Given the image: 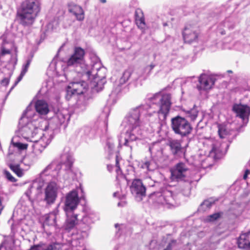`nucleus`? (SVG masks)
Returning a JSON list of instances; mask_svg holds the SVG:
<instances>
[{
	"instance_id": "nucleus-43",
	"label": "nucleus",
	"mask_w": 250,
	"mask_h": 250,
	"mask_svg": "<svg viewBox=\"0 0 250 250\" xmlns=\"http://www.w3.org/2000/svg\"><path fill=\"white\" fill-rule=\"evenodd\" d=\"M48 129V124L47 122L45 123V127L44 130L45 131L47 130Z\"/></svg>"
},
{
	"instance_id": "nucleus-54",
	"label": "nucleus",
	"mask_w": 250,
	"mask_h": 250,
	"mask_svg": "<svg viewBox=\"0 0 250 250\" xmlns=\"http://www.w3.org/2000/svg\"><path fill=\"white\" fill-rule=\"evenodd\" d=\"M227 72L228 73H232V71L231 70H228Z\"/></svg>"
},
{
	"instance_id": "nucleus-55",
	"label": "nucleus",
	"mask_w": 250,
	"mask_h": 250,
	"mask_svg": "<svg viewBox=\"0 0 250 250\" xmlns=\"http://www.w3.org/2000/svg\"><path fill=\"white\" fill-rule=\"evenodd\" d=\"M118 206H121V203H120V202H119V203H118Z\"/></svg>"
},
{
	"instance_id": "nucleus-10",
	"label": "nucleus",
	"mask_w": 250,
	"mask_h": 250,
	"mask_svg": "<svg viewBox=\"0 0 250 250\" xmlns=\"http://www.w3.org/2000/svg\"><path fill=\"white\" fill-rule=\"evenodd\" d=\"M87 88L88 84L84 81L72 82L67 86L66 97L70 98L74 94H82L86 91Z\"/></svg>"
},
{
	"instance_id": "nucleus-6",
	"label": "nucleus",
	"mask_w": 250,
	"mask_h": 250,
	"mask_svg": "<svg viewBox=\"0 0 250 250\" xmlns=\"http://www.w3.org/2000/svg\"><path fill=\"white\" fill-rule=\"evenodd\" d=\"M62 201L64 204L63 209L66 214L68 215V213L72 214L77 208L80 202L78 192L76 190H72L66 194Z\"/></svg>"
},
{
	"instance_id": "nucleus-15",
	"label": "nucleus",
	"mask_w": 250,
	"mask_h": 250,
	"mask_svg": "<svg viewBox=\"0 0 250 250\" xmlns=\"http://www.w3.org/2000/svg\"><path fill=\"white\" fill-rule=\"evenodd\" d=\"M233 111L246 123L248 122V118L250 115V107L247 104H234L232 107Z\"/></svg>"
},
{
	"instance_id": "nucleus-22",
	"label": "nucleus",
	"mask_w": 250,
	"mask_h": 250,
	"mask_svg": "<svg viewBox=\"0 0 250 250\" xmlns=\"http://www.w3.org/2000/svg\"><path fill=\"white\" fill-rule=\"evenodd\" d=\"M70 116L67 114L66 111H59L57 113L54 119L59 125H62L67 122L69 119Z\"/></svg>"
},
{
	"instance_id": "nucleus-36",
	"label": "nucleus",
	"mask_w": 250,
	"mask_h": 250,
	"mask_svg": "<svg viewBox=\"0 0 250 250\" xmlns=\"http://www.w3.org/2000/svg\"><path fill=\"white\" fill-rule=\"evenodd\" d=\"M45 135L44 133H41L39 137H37L35 139H33L32 141L34 142H41L42 140L44 141L46 138Z\"/></svg>"
},
{
	"instance_id": "nucleus-18",
	"label": "nucleus",
	"mask_w": 250,
	"mask_h": 250,
	"mask_svg": "<svg viewBox=\"0 0 250 250\" xmlns=\"http://www.w3.org/2000/svg\"><path fill=\"white\" fill-rule=\"evenodd\" d=\"M250 234V230L246 233H242L240 235L237 240L238 246L239 248L242 249H248L250 242L248 239Z\"/></svg>"
},
{
	"instance_id": "nucleus-49",
	"label": "nucleus",
	"mask_w": 250,
	"mask_h": 250,
	"mask_svg": "<svg viewBox=\"0 0 250 250\" xmlns=\"http://www.w3.org/2000/svg\"><path fill=\"white\" fill-rule=\"evenodd\" d=\"M245 173H247V174L248 175L250 173V170H249V169H247V170L245 171Z\"/></svg>"
},
{
	"instance_id": "nucleus-17",
	"label": "nucleus",
	"mask_w": 250,
	"mask_h": 250,
	"mask_svg": "<svg viewBox=\"0 0 250 250\" xmlns=\"http://www.w3.org/2000/svg\"><path fill=\"white\" fill-rule=\"evenodd\" d=\"M131 75V71L130 70H126L120 79L115 81L114 83V87L116 92L118 93L121 91V86L128 80Z\"/></svg>"
},
{
	"instance_id": "nucleus-57",
	"label": "nucleus",
	"mask_w": 250,
	"mask_h": 250,
	"mask_svg": "<svg viewBox=\"0 0 250 250\" xmlns=\"http://www.w3.org/2000/svg\"><path fill=\"white\" fill-rule=\"evenodd\" d=\"M164 250H168V249H167V248H166V249H165Z\"/></svg>"
},
{
	"instance_id": "nucleus-58",
	"label": "nucleus",
	"mask_w": 250,
	"mask_h": 250,
	"mask_svg": "<svg viewBox=\"0 0 250 250\" xmlns=\"http://www.w3.org/2000/svg\"><path fill=\"white\" fill-rule=\"evenodd\" d=\"M117 226H118V224H116V225H115V227H117Z\"/></svg>"
},
{
	"instance_id": "nucleus-1",
	"label": "nucleus",
	"mask_w": 250,
	"mask_h": 250,
	"mask_svg": "<svg viewBox=\"0 0 250 250\" xmlns=\"http://www.w3.org/2000/svg\"><path fill=\"white\" fill-rule=\"evenodd\" d=\"M152 104H158V110L151 112L149 110L146 111L145 109H147L148 105L140 106L131 110L124 119L122 125L125 128V143L124 146H129L131 151L133 146L132 143L134 141L141 140L142 136V130L141 129L142 122L140 117L142 114L146 115L147 120L150 122L158 123L159 127L162 123L159 122L161 118L165 120L169 112L171 106V95L170 94H161L156 93L153 96L149 98Z\"/></svg>"
},
{
	"instance_id": "nucleus-30",
	"label": "nucleus",
	"mask_w": 250,
	"mask_h": 250,
	"mask_svg": "<svg viewBox=\"0 0 250 250\" xmlns=\"http://www.w3.org/2000/svg\"><path fill=\"white\" fill-rule=\"evenodd\" d=\"M214 203V201L211 200H205L201 205V208H203V209L206 210L207 209L209 208Z\"/></svg>"
},
{
	"instance_id": "nucleus-13",
	"label": "nucleus",
	"mask_w": 250,
	"mask_h": 250,
	"mask_svg": "<svg viewBox=\"0 0 250 250\" xmlns=\"http://www.w3.org/2000/svg\"><path fill=\"white\" fill-rule=\"evenodd\" d=\"M168 146L174 157H182L185 156L186 149L182 146L181 142L178 140L171 139L168 141Z\"/></svg>"
},
{
	"instance_id": "nucleus-4",
	"label": "nucleus",
	"mask_w": 250,
	"mask_h": 250,
	"mask_svg": "<svg viewBox=\"0 0 250 250\" xmlns=\"http://www.w3.org/2000/svg\"><path fill=\"white\" fill-rule=\"evenodd\" d=\"M41 9V3L39 0H24L18 12L20 23L24 26L32 24Z\"/></svg>"
},
{
	"instance_id": "nucleus-35",
	"label": "nucleus",
	"mask_w": 250,
	"mask_h": 250,
	"mask_svg": "<svg viewBox=\"0 0 250 250\" xmlns=\"http://www.w3.org/2000/svg\"><path fill=\"white\" fill-rule=\"evenodd\" d=\"M25 73H24L22 71L21 72L20 76L17 78V81L15 82V83L13 85V86L11 88L10 91H11L14 88V87L21 80L23 76L25 75Z\"/></svg>"
},
{
	"instance_id": "nucleus-27",
	"label": "nucleus",
	"mask_w": 250,
	"mask_h": 250,
	"mask_svg": "<svg viewBox=\"0 0 250 250\" xmlns=\"http://www.w3.org/2000/svg\"><path fill=\"white\" fill-rule=\"evenodd\" d=\"M218 134L221 138H225L228 134V132L224 126L219 125Z\"/></svg>"
},
{
	"instance_id": "nucleus-23",
	"label": "nucleus",
	"mask_w": 250,
	"mask_h": 250,
	"mask_svg": "<svg viewBox=\"0 0 250 250\" xmlns=\"http://www.w3.org/2000/svg\"><path fill=\"white\" fill-rule=\"evenodd\" d=\"M72 214L68 213V215H66L67 219L64 225V228L68 230L71 229L74 227L77 221V215H71Z\"/></svg>"
},
{
	"instance_id": "nucleus-8",
	"label": "nucleus",
	"mask_w": 250,
	"mask_h": 250,
	"mask_svg": "<svg viewBox=\"0 0 250 250\" xmlns=\"http://www.w3.org/2000/svg\"><path fill=\"white\" fill-rule=\"evenodd\" d=\"M130 189L131 193L138 201H141L146 195V187L140 179L133 180Z\"/></svg>"
},
{
	"instance_id": "nucleus-42",
	"label": "nucleus",
	"mask_w": 250,
	"mask_h": 250,
	"mask_svg": "<svg viewBox=\"0 0 250 250\" xmlns=\"http://www.w3.org/2000/svg\"><path fill=\"white\" fill-rule=\"evenodd\" d=\"M29 66V65L27 64H25L23 66V68H22V70L21 71L24 72V73H26V72L27 71V70H28V68Z\"/></svg>"
},
{
	"instance_id": "nucleus-12",
	"label": "nucleus",
	"mask_w": 250,
	"mask_h": 250,
	"mask_svg": "<svg viewBox=\"0 0 250 250\" xmlns=\"http://www.w3.org/2000/svg\"><path fill=\"white\" fill-rule=\"evenodd\" d=\"M215 79L205 74H202L199 77V84L197 88L199 91H207L210 89L214 84Z\"/></svg>"
},
{
	"instance_id": "nucleus-26",
	"label": "nucleus",
	"mask_w": 250,
	"mask_h": 250,
	"mask_svg": "<svg viewBox=\"0 0 250 250\" xmlns=\"http://www.w3.org/2000/svg\"><path fill=\"white\" fill-rule=\"evenodd\" d=\"M142 167L143 168H146L148 171H153L157 168V165L153 160H151L150 161L145 162L142 165Z\"/></svg>"
},
{
	"instance_id": "nucleus-28",
	"label": "nucleus",
	"mask_w": 250,
	"mask_h": 250,
	"mask_svg": "<svg viewBox=\"0 0 250 250\" xmlns=\"http://www.w3.org/2000/svg\"><path fill=\"white\" fill-rule=\"evenodd\" d=\"M187 114L192 120H194L198 115V111L196 108H192L187 111Z\"/></svg>"
},
{
	"instance_id": "nucleus-34",
	"label": "nucleus",
	"mask_w": 250,
	"mask_h": 250,
	"mask_svg": "<svg viewBox=\"0 0 250 250\" xmlns=\"http://www.w3.org/2000/svg\"><path fill=\"white\" fill-rule=\"evenodd\" d=\"M218 152V150L216 148V147L214 145H213L211 149L209 151V155L214 158H216V155Z\"/></svg>"
},
{
	"instance_id": "nucleus-39",
	"label": "nucleus",
	"mask_w": 250,
	"mask_h": 250,
	"mask_svg": "<svg viewBox=\"0 0 250 250\" xmlns=\"http://www.w3.org/2000/svg\"><path fill=\"white\" fill-rule=\"evenodd\" d=\"M10 81V78H5L1 81V84L4 86H7L9 83Z\"/></svg>"
},
{
	"instance_id": "nucleus-9",
	"label": "nucleus",
	"mask_w": 250,
	"mask_h": 250,
	"mask_svg": "<svg viewBox=\"0 0 250 250\" xmlns=\"http://www.w3.org/2000/svg\"><path fill=\"white\" fill-rule=\"evenodd\" d=\"M156 203L162 205H172L174 199L171 191L164 190L162 192H154L150 195Z\"/></svg>"
},
{
	"instance_id": "nucleus-7",
	"label": "nucleus",
	"mask_w": 250,
	"mask_h": 250,
	"mask_svg": "<svg viewBox=\"0 0 250 250\" xmlns=\"http://www.w3.org/2000/svg\"><path fill=\"white\" fill-rule=\"evenodd\" d=\"M188 171L185 164L179 163L170 170L171 178L172 180L177 182L186 181Z\"/></svg>"
},
{
	"instance_id": "nucleus-25",
	"label": "nucleus",
	"mask_w": 250,
	"mask_h": 250,
	"mask_svg": "<svg viewBox=\"0 0 250 250\" xmlns=\"http://www.w3.org/2000/svg\"><path fill=\"white\" fill-rule=\"evenodd\" d=\"M9 167L11 170H12L18 177H21L24 174V171L21 169L20 165L18 164H10Z\"/></svg>"
},
{
	"instance_id": "nucleus-3",
	"label": "nucleus",
	"mask_w": 250,
	"mask_h": 250,
	"mask_svg": "<svg viewBox=\"0 0 250 250\" xmlns=\"http://www.w3.org/2000/svg\"><path fill=\"white\" fill-rule=\"evenodd\" d=\"M61 158L60 163L55 161L52 162L40 173L39 177L36 178L32 183L30 184L25 192V195L31 203L36 200L41 193L44 182L43 176L48 170L52 169L59 171L62 167H64L65 170L67 171L68 173H72L71 168L74 162L72 154L69 152H64L61 155Z\"/></svg>"
},
{
	"instance_id": "nucleus-50",
	"label": "nucleus",
	"mask_w": 250,
	"mask_h": 250,
	"mask_svg": "<svg viewBox=\"0 0 250 250\" xmlns=\"http://www.w3.org/2000/svg\"><path fill=\"white\" fill-rule=\"evenodd\" d=\"M100 1L102 3H105L106 0H100Z\"/></svg>"
},
{
	"instance_id": "nucleus-11",
	"label": "nucleus",
	"mask_w": 250,
	"mask_h": 250,
	"mask_svg": "<svg viewBox=\"0 0 250 250\" xmlns=\"http://www.w3.org/2000/svg\"><path fill=\"white\" fill-rule=\"evenodd\" d=\"M58 187L55 182H50L45 188L44 201L47 204L55 202L57 197Z\"/></svg>"
},
{
	"instance_id": "nucleus-51",
	"label": "nucleus",
	"mask_w": 250,
	"mask_h": 250,
	"mask_svg": "<svg viewBox=\"0 0 250 250\" xmlns=\"http://www.w3.org/2000/svg\"><path fill=\"white\" fill-rule=\"evenodd\" d=\"M221 33L222 35H224L225 34V31H221Z\"/></svg>"
},
{
	"instance_id": "nucleus-48",
	"label": "nucleus",
	"mask_w": 250,
	"mask_h": 250,
	"mask_svg": "<svg viewBox=\"0 0 250 250\" xmlns=\"http://www.w3.org/2000/svg\"><path fill=\"white\" fill-rule=\"evenodd\" d=\"M248 177V175L247 174V173H245L244 174V176H243V179L246 180Z\"/></svg>"
},
{
	"instance_id": "nucleus-53",
	"label": "nucleus",
	"mask_w": 250,
	"mask_h": 250,
	"mask_svg": "<svg viewBox=\"0 0 250 250\" xmlns=\"http://www.w3.org/2000/svg\"><path fill=\"white\" fill-rule=\"evenodd\" d=\"M117 194V192H115V193H114V194H113V196H114V197H115V196H116V194Z\"/></svg>"
},
{
	"instance_id": "nucleus-29",
	"label": "nucleus",
	"mask_w": 250,
	"mask_h": 250,
	"mask_svg": "<svg viewBox=\"0 0 250 250\" xmlns=\"http://www.w3.org/2000/svg\"><path fill=\"white\" fill-rule=\"evenodd\" d=\"M220 213H215L213 214L208 216L206 218V221L208 222H213L218 219L220 217Z\"/></svg>"
},
{
	"instance_id": "nucleus-56",
	"label": "nucleus",
	"mask_w": 250,
	"mask_h": 250,
	"mask_svg": "<svg viewBox=\"0 0 250 250\" xmlns=\"http://www.w3.org/2000/svg\"><path fill=\"white\" fill-rule=\"evenodd\" d=\"M36 131H37V134H38V133H39V130H38V129H36Z\"/></svg>"
},
{
	"instance_id": "nucleus-14",
	"label": "nucleus",
	"mask_w": 250,
	"mask_h": 250,
	"mask_svg": "<svg viewBox=\"0 0 250 250\" xmlns=\"http://www.w3.org/2000/svg\"><path fill=\"white\" fill-rule=\"evenodd\" d=\"M198 30L196 27L192 26L191 25L186 26L183 32L185 42L190 43L195 41L198 38Z\"/></svg>"
},
{
	"instance_id": "nucleus-41",
	"label": "nucleus",
	"mask_w": 250,
	"mask_h": 250,
	"mask_svg": "<svg viewBox=\"0 0 250 250\" xmlns=\"http://www.w3.org/2000/svg\"><path fill=\"white\" fill-rule=\"evenodd\" d=\"M155 66V64L151 63L150 65L146 66V70H148V73H149L151 72V71L154 68Z\"/></svg>"
},
{
	"instance_id": "nucleus-37",
	"label": "nucleus",
	"mask_w": 250,
	"mask_h": 250,
	"mask_svg": "<svg viewBox=\"0 0 250 250\" xmlns=\"http://www.w3.org/2000/svg\"><path fill=\"white\" fill-rule=\"evenodd\" d=\"M177 241L176 240H171L168 244L166 248L169 250H172V249L176 245Z\"/></svg>"
},
{
	"instance_id": "nucleus-19",
	"label": "nucleus",
	"mask_w": 250,
	"mask_h": 250,
	"mask_svg": "<svg viewBox=\"0 0 250 250\" xmlns=\"http://www.w3.org/2000/svg\"><path fill=\"white\" fill-rule=\"evenodd\" d=\"M135 21L137 26L141 29H145L146 27V23L145 18L142 10L138 8L136 10L135 13Z\"/></svg>"
},
{
	"instance_id": "nucleus-44",
	"label": "nucleus",
	"mask_w": 250,
	"mask_h": 250,
	"mask_svg": "<svg viewBox=\"0 0 250 250\" xmlns=\"http://www.w3.org/2000/svg\"><path fill=\"white\" fill-rule=\"evenodd\" d=\"M29 108H30L29 106L27 107L26 109L24 111V112L23 113V116H25L26 115V114L27 113V111L29 110Z\"/></svg>"
},
{
	"instance_id": "nucleus-40",
	"label": "nucleus",
	"mask_w": 250,
	"mask_h": 250,
	"mask_svg": "<svg viewBox=\"0 0 250 250\" xmlns=\"http://www.w3.org/2000/svg\"><path fill=\"white\" fill-rule=\"evenodd\" d=\"M10 53V51L9 49H5L4 47H2L1 49V54L2 55H4L6 54H9Z\"/></svg>"
},
{
	"instance_id": "nucleus-2",
	"label": "nucleus",
	"mask_w": 250,
	"mask_h": 250,
	"mask_svg": "<svg viewBox=\"0 0 250 250\" xmlns=\"http://www.w3.org/2000/svg\"><path fill=\"white\" fill-rule=\"evenodd\" d=\"M85 51L80 47L74 48L73 53L66 61L68 67L75 68L83 77L90 82L91 88L97 92L102 90L106 83V69L102 66L99 58L95 55L90 56L91 64L84 63Z\"/></svg>"
},
{
	"instance_id": "nucleus-46",
	"label": "nucleus",
	"mask_w": 250,
	"mask_h": 250,
	"mask_svg": "<svg viewBox=\"0 0 250 250\" xmlns=\"http://www.w3.org/2000/svg\"><path fill=\"white\" fill-rule=\"evenodd\" d=\"M31 62V59H28V60H27L26 63L30 65Z\"/></svg>"
},
{
	"instance_id": "nucleus-16",
	"label": "nucleus",
	"mask_w": 250,
	"mask_h": 250,
	"mask_svg": "<svg viewBox=\"0 0 250 250\" xmlns=\"http://www.w3.org/2000/svg\"><path fill=\"white\" fill-rule=\"evenodd\" d=\"M92 223L91 219L86 216L83 218L82 222L78 225V230L81 232L83 237L87 236Z\"/></svg>"
},
{
	"instance_id": "nucleus-33",
	"label": "nucleus",
	"mask_w": 250,
	"mask_h": 250,
	"mask_svg": "<svg viewBox=\"0 0 250 250\" xmlns=\"http://www.w3.org/2000/svg\"><path fill=\"white\" fill-rule=\"evenodd\" d=\"M4 174L6 178L12 182L16 181V179L11 175V174L8 171H5Z\"/></svg>"
},
{
	"instance_id": "nucleus-20",
	"label": "nucleus",
	"mask_w": 250,
	"mask_h": 250,
	"mask_svg": "<svg viewBox=\"0 0 250 250\" xmlns=\"http://www.w3.org/2000/svg\"><path fill=\"white\" fill-rule=\"evenodd\" d=\"M69 11L75 16L77 20L82 21L84 18V13L83 8L78 5H74L69 8Z\"/></svg>"
},
{
	"instance_id": "nucleus-31",
	"label": "nucleus",
	"mask_w": 250,
	"mask_h": 250,
	"mask_svg": "<svg viewBox=\"0 0 250 250\" xmlns=\"http://www.w3.org/2000/svg\"><path fill=\"white\" fill-rule=\"evenodd\" d=\"M42 250H60L59 248L55 244H51L46 246L43 244V247Z\"/></svg>"
},
{
	"instance_id": "nucleus-32",
	"label": "nucleus",
	"mask_w": 250,
	"mask_h": 250,
	"mask_svg": "<svg viewBox=\"0 0 250 250\" xmlns=\"http://www.w3.org/2000/svg\"><path fill=\"white\" fill-rule=\"evenodd\" d=\"M14 146L18 148L20 150H24L27 147L28 145L27 144H22L21 143H13Z\"/></svg>"
},
{
	"instance_id": "nucleus-21",
	"label": "nucleus",
	"mask_w": 250,
	"mask_h": 250,
	"mask_svg": "<svg viewBox=\"0 0 250 250\" xmlns=\"http://www.w3.org/2000/svg\"><path fill=\"white\" fill-rule=\"evenodd\" d=\"M35 108L40 115H46L49 111L48 104L43 100H38L35 104Z\"/></svg>"
},
{
	"instance_id": "nucleus-38",
	"label": "nucleus",
	"mask_w": 250,
	"mask_h": 250,
	"mask_svg": "<svg viewBox=\"0 0 250 250\" xmlns=\"http://www.w3.org/2000/svg\"><path fill=\"white\" fill-rule=\"evenodd\" d=\"M43 247V244H40L32 246L29 250H42Z\"/></svg>"
},
{
	"instance_id": "nucleus-52",
	"label": "nucleus",
	"mask_w": 250,
	"mask_h": 250,
	"mask_svg": "<svg viewBox=\"0 0 250 250\" xmlns=\"http://www.w3.org/2000/svg\"><path fill=\"white\" fill-rule=\"evenodd\" d=\"M3 207H2V208L0 209V214H1V211H2V210L3 209Z\"/></svg>"
},
{
	"instance_id": "nucleus-45",
	"label": "nucleus",
	"mask_w": 250,
	"mask_h": 250,
	"mask_svg": "<svg viewBox=\"0 0 250 250\" xmlns=\"http://www.w3.org/2000/svg\"><path fill=\"white\" fill-rule=\"evenodd\" d=\"M116 167H118V169H120L119 166V162L117 159H116Z\"/></svg>"
},
{
	"instance_id": "nucleus-5",
	"label": "nucleus",
	"mask_w": 250,
	"mask_h": 250,
	"mask_svg": "<svg viewBox=\"0 0 250 250\" xmlns=\"http://www.w3.org/2000/svg\"><path fill=\"white\" fill-rule=\"evenodd\" d=\"M171 127L175 134L181 137L188 136L193 129L189 122L180 116H177L171 119Z\"/></svg>"
},
{
	"instance_id": "nucleus-24",
	"label": "nucleus",
	"mask_w": 250,
	"mask_h": 250,
	"mask_svg": "<svg viewBox=\"0 0 250 250\" xmlns=\"http://www.w3.org/2000/svg\"><path fill=\"white\" fill-rule=\"evenodd\" d=\"M58 210L54 211L49 214L48 216L46 218L45 224L49 226H56V219Z\"/></svg>"
},
{
	"instance_id": "nucleus-47",
	"label": "nucleus",
	"mask_w": 250,
	"mask_h": 250,
	"mask_svg": "<svg viewBox=\"0 0 250 250\" xmlns=\"http://www.w3.org/2000/svg\"><path fill=\"white\" fill-rule=\"evenodd\" d=\"M50 140H49V139H47L46 144L45 145L44 147H45L48 144H49L50 143Z\"/></svg>"
}]
</instances>
